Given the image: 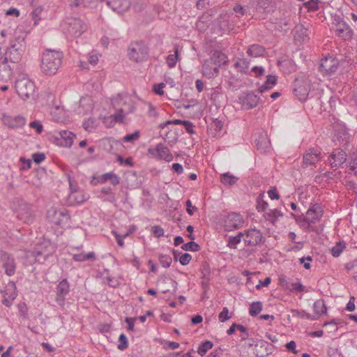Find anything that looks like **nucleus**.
Segmentation results:
<instances>
[{
	"instance_id": "obj_53",
	"label": "nucleus",
	"mask_w": 357,
	"mask_h": 357,
	"mask_svg": "<svg viewBox=\"0 0 357 357\" xmlns=\"http://www.w3.org/2000/svg\"><path fill=\"white\" fill-rule=\"evenodd\" d=\"M257 208L258 211H266L268 207V204L266 202L261 199L259 197H257Z\"/></svg>"
},
{
	"instance_id": "obj_26",
	"label": "nucleus",
	"mask_w": 357,
	"mask_h": 357,
	"mask_svg": "<svg viewBox=\"0 0 357 357\" xmlns=\"http://www.w3.org/2000/svg\"><path fill=\"white\" fill-rule=\"evenodd\" d=\"M281 285L288 289L289 291H291L293 293H298V292H307V290L306 289L305 287L300 282H294V283H289L286 280L280 279Z\"/></svg>"
},
{
	"instance_id": "obj_34",
	"label": "nucleus",
	"mask_w": 357,
	"mask_h": 357,
	"mask_svg": "<svg viewBox=\"0 0 357 357\" xmlns=\"http://www.w3.org/2000/svg\"><path fill=\"white\" fill-rule=\"evenodd\" d=\"M314 311L318 316L326 313V306L323 300H317L313 304Z\"/></svg>"
},
{
	"instance_id": "obj_23",
	"label": "nucleus",
	"mask_w": 357,
	"mask_h": 357,
	"mask_svg": "<svg viewBox=\"0 0 357 357\" xmlns=\"http://www.w3.org/2000/svg\"><path fill=\"white\" fill-rule=\"evenodd\" d=\"M107 4L119 14L126 12L130 6L127 0H108Z\"/></svg>"
},
{
	"instance_id": "obj_60",
	"label": "nucleus",
	"mask_w": 357,
	"mask_h": 357,
	"mask_svg": "<svg viewBox=\"0 0 357 357\" xmlns=\"http://www.w3.org/2000/svg\"><path fill=\"white\" fill-rule=\"evenodd\" d=\"M152 232L157 238L162 236L165 233L164 229L160 226H153L152 227Z\"/></svg>"
},
{
	"instance_id": "obj_19",
	"label": "nucleus",
	"mask_w": 357,
	"mask_h": 357,
	"mask_svg": "<svg viewBox=\"0 0 357 357\" xmlns=\"http://www.w3.org/2000/svg\"><path fill=\"white\" fill-rule=\"evenodd\" d=\"M273 345L268 342L259 340L255 344L254 354L257 357H266L272 353Z\"/></svg>"
},
{
	"instance_id": "obj_25",
	"label": "nucleus",
	"mask_w": 357,
	"mask_h": 357,
	"mask_svg": "<svg viewBox=\"0 0 357 357\" xmlns=\"http://www.w3.org/2000/svg\"><path fill=\"white\" fill-rule=\"evenodd\" d=\"M15 66L10 62H3L0 60V79L10 78L13 74V69Z\"/></svg>"
},
{
	"instance_id": "obj_51",
	"label": "nucleus",
	"mask_w": 357,
	"mask_h": 357,
	"mask_svg": "<svg viewBox=\"0 0 357 357\" xmlns=\"http://www.w3.org/2000/svg\"><path fill=\"white\" fill-rule=\"evenodd\" d=\"M140 136L139 131L137 130L132 134L126 135L123 138V141L124 142H134L137 140Z\"/></svg>"
},
{
	"instance_id": "obj_9",
	"label": "nucleus",
	"mask_w": 357,
	"mask_h": 357,
	"mask_svg": "<svg viewBox=\"0 0 357 357\" xmlns=\"http://www.w3.org/2000/svg\"><path fill=\"white\" fill-rule=\"evenodd\" d=\"M16 285L14 282L10 281L3 290H1L3 296L2 304L10 307L13 305V301L17 296Z\"/></svg>"
},
{
	"instance_id": "obj_5",
	"label": "nucleus",
	"mask_w": 357,
	"mask_h": 357,
	"mask_svg": "<svg viewBox=\"0 0 357 357\" xmlns=\"http://www.w3.org/2000/svg\"><path fill=\"white\" fill-rule=\"evenodd\" d=\"M128 54L130 59L139 62L147 58L148 50L143 42H135L130 44Z\"/></svg>"
},
{
	"instance_id": "obj_44",
	"label": "nucleus",
	"mask_w": 357,
	"mask_h": 357,
	"mask_svg": "<svg viewBox=\"0 0 357 357\" xmlns=\"http://www.w3.org/2000/svg\"><path fill=\"white\" fill-rule=\"evenodd\" d=\"M178 50L175 49L174 54H169L167 57V63L169 68H174L178 61Z\"/></svg>"
},
{
	"instance_id": "obj_22",
	"label": "nucleus",
	"mask_w": 357,
	"mask_h": 357,
	"mask_svg": "<svg viewBox=\"0 0 357 357\" xmlns=\"http://www.w3.org/2000/svg\"><path fill=\"white\" fill-rule=\"evenodd\" d=\"M219 68L205 60L202 65V75L207 79H213L219 75Z\"/></svg>"
},
{
	"instance_id": "obj_38",
	"label": "nucleus",
	"mask_w": 357,
	"mask_h": 357,
	"mask_svg": "<svg viewBox=\"0 0 357 357\" xmlns=\"http://www.w3.org/2000/svg\"><path fill=\"white\" fill-rule=\"evenodd\" d=\"M213 346V344L211 341L206 340L202 342L197 349V353L201 356H204L207 351L211 349Z\"/></svg>"
},
{
	"instance_id": "obj_64",
	"label": "nucleus",
	"mask_w": 357,
	"mask_h": 357,
	"mask_svg": "<svg viewBox=\"0 0 357 357\" xmlns=\"http://www.w3.org/2000/svg\"><path fill=\"white\" fill-rule=\"evenodd\" d=\"M268 194L271 199H278L280 198V195L275 188L269 190Z\"/></svg>"
},
{
	"instance_id": "obj_35",
	"label": "nucleus",
	"mask_w": 357,
	"mask_h": 357,
	"mask_svg": "<svg viewBox=\"0 0 357 357\" xmlns=\"http://www.w3.org/2000/svg\"><path fill=\"white\" fill-rule=\"evenodd\" d=\"M262 303L260 301L253 302L249 307V314L252 317L257 316L262 310Z\"/></svg>"
},
{
	"instance_id": "obj_59",
	"label": "nucleus",
	"mask_w": 357,
	"mask_h": 357,
	"mask_svg": "<svg viewBox=\"0 0 357 357\" xmlns=\"http://www.w3.org/2000/svg\"><path fill=\"white\" fill-rule=\"evenodd\" d=\"M305 5L309 10H315L318 8V0H309Z\"/></svg>"
},
{
	"instance_id": "obj_55",
	"label": "nucleus",
	"mask_w": 357,
	"mask_h": 357,
	"mask_svg": "<svg viewBox=\"0 0 357 357\" xmlns=\"http://www.w3.org/2000/svg\"><path fill=\"white\" fill-rule=\"evenodd\" d=\"M218 318L221 322H224L230 318L229 316V310L227 307H225L222 309V311L219 314Z\"/></svg>"
},
{
	"instance_id": "obj_43",
	"label": "nucleus",
	"mask_w": 357,
	"mask_h": 357,
	"mask_svg": "<svg viewBox=\"0 0 357 357\" xmlns=\"http://www.w3.org/2000/svg\"><path fill=\"white\" fill-rule=\"evenodd\" d=\"M344 248L345 243L338 242L334 247L332 248L331 254L334 257H337L340 255Z\"/></svg>"
},
{
	"instance_id": "obj_45",
	"label": "nucleus",
	"mask_w": 357,
	"mask_h": 357,
	"mask_svg": "<svg viewBox=\"0 0 357 357\" xmlns=\"http://www.w3.org/2000/svg\"><path fill=\"white\" fill-rule=\"evenodd\" d=\"M250 63L246 59H241L237 61L234 66L236 68H240V70L245 73L249 68Z\"/></svg>"
},
{
	"instance_id": "obj_12",
	"label": "nucleus",
	"mask_w": 357,
	"mask_h": 357,
	"mask_svg": "<svg viewBox=\"0 0 357 357\" xmlns=\"http://www.w3.org/2000/svg\"><path fill=\"white\" fill-rule=\"evenodd\" d=\"M321 151L314 147L309 148L303 155V164L306 166L314 165L321 160Z\"/></svg>"
},
{
	"instance_id": "obj_61",
	"label": "nucleus",
	"mask_w": 357,
	"mask_h": 357,
	"mask_svg": "<svg viewBox=\"0 0 357 357\" xmlns=\"http://www.w3.org/2000/svg\"><path fill=\"white\" fill-rule=\"evenodd\" d=\"M185 204H186V207H187V208H186L187 213L190 215H192L194 214V212L197 210V208L192 206V203L190 199H188L186 201Z\"/></svg>"
},
{
	"instance_id": "obj_21",
	"label": "nucleus",
	"mask_w": 357,
	"mask_h": 357,
	"mask_svg": "<svg viewBox=\"0 0 357 357\" xmlns=\"http://www.w3.org/2000/svg\"><path fill=\"white\" fill-rule=\"evenodd\" d=\"M239 100L243 106L247 109L256 107L259 102V98L253 92H248L242 95Z\"/></svg>"
},
{
	"instance_id": "obj_41",
	"label": "nucleus",
	"mask_w": 357,
	"mask_h": 357,
	"mask_svg": "<svg viewBox=\"0 0 357 357\" xmlns=\"http://www.w3.org/2000/svg\"><path fill=\"white\" fill-rule=\"evenodd\" d=\"M238 180V178L229 174V173H225L221 176V182L225 185H232Z\"/></svg>"
},
{
	"instance_id": "obj_47",
	"label": "nucleus",
	"mask_w": 357,
	"mask_h": 357,
	"mask_svg": "<svg viewBox=\"0 0 357 357\" xmlns=\"http://www.w3.org/2000/svg\"><path fill=\"white\" fill-rule=\"evenodd\" d=\"M119 344L117 346L118 349L121 351H124L128 347V338L125 334L122 333L119 335Z\"/></svg>"
},
{
	"instance_id": "obj_46",
	"label": "nucleus",
	"mask_w": 357,
	"mask_h": 357,
	"mask_svg": "<svg viewBox=\"0 0 357 357\" xmlns=\"http://www.w3.org/2000/svg\"><path fill=\"white\" fill-rule=\"evenodd\" d=\"M349 173L354 172L357 176V150L353 152L351 161L349 166Z\"/></svg>"
},
{
	"instance_id": "obj_18",
	"label": "nucleus",
	"mask_w": 357,
	"mask_h": 357,
	"mask_svg": "<svg viewBox=\"0 0 357 357\" xmlns=\"http://www.w3.org/2000/svg\"><path fill=\"white\" fill-rule=\"evenodd\" d=\"M338 61L333 56H326L321 61L320 71L330 75L335 73L338 67Z\"/></svg>"
},
{
	"instance_id": "obj_48",
	"label": "nucleus",
	"mask_w": 357,
	"mask_h": 357,
	"mask_svg": "<svg viewBox=\"0 0 357 357\" xmlns=\"http://www.w3.org/2000/svg\"><path fill=\"white\" fill-rule=\"evenodd\" d=\"M181 248L183 250H190L192 252L198 251L200 248V246L194 241H190L187 243L183 244L181 246Z\"/></svg>"
},
{
	"instance_id": "obj_32",
	"label": "nucleus",
	"mask_w": 357,
	"mask_h": 357,
	"mask_svg": "<svg viewBox=\"0 0 357 357\" xmlns=\"http://www.w3.org/2000/svg\"><path fill=\"white\" fill-rule=\"evenodd\" d=\"M73 259L75 261H84L86 260L95 261L96 259L95 253L93 252H90L87 254H75L73 255Z\"/></svg>"
},
{
	"instance_id": "obj_57",
	"label": "nucleus",
	"mask_w": 357,
	"mask_h": 357,
	"mask_svg": "<svg viewBox=\"0 0 357 357\" xmlns=\"http://www.w3.org/2000/svg\"><path fill=\"white\" fill-rule=\"evenodd\" d=\"M32 158L36 164H40L45 159V155L43 153H36L32 155Z\"/></svg>"
},
{
	"instance_id": "obj_27",
	"label": "nucleus",
	"mask_w": 357,
	"mask_h": 357,
	"mask_svg": "<svg viewBox=\"0 0 357 357\" xmlns=\"http://www.w3.org/2000/svg\"><path fill=\"white\" fill-rule=\"evenodd\" d=\"M17 217L19 219L23 220L27 224L31 223L33 220V217L30 207L28 206H24L23 208H22L18 211Z\"/></svg>"
},
{
	"instance_id": "obj_8",
	"label": "nucleus",
	"mask_w": 357,
	"mask_h": 357,
	"mask_svg": "<svg viewBox=\"0 0 357 357\" xmlns=\"http://www.w3.org/2000/svg\"><path fill=\"white\" fill-rule=\"evenodd\" d=\"M148 152L153 158L157 160H164L167 162H170L173 160V155L169 149L161 143L158 144L155 148H149Z\"/></svg>"
},
{
	"instance_id": "obj_10",
	"label": "nucleus",
	"mask_w": 357,
	"mask_h": 357,
	"mask_svg": "<svg viewBox=\"0 0 357 357\" xmlns=\"http://www.w3.org/2000/svg\"><path fill=\"white\" fill-rule=\"evenodd\" d=\"M244 236H245L244 242L248 246H255L264 242V240L260 230L255 228L245 230Z\"/></svg>"
},
{
	"instance_id": "obj_49",
	"label": "nucleus",
	"mask_w": 357,
	"mask_h": 357,
	"mask_svg": "<svg viewBox=\"0 0 357 357\" xmlns=\"http://www.w3.org/2000/svg\"><path fill=\"white\" fill-rule=\"evenodd\" d=\"M159 261L160 264L165 267L168 268L170 266L172 259L169 255H160L159 256Z\"/></svg>"
},
{
	"instance_id": "obj_54",
	"label": "nucleus",
	"mask_w": 357,
	"mask_h": 357,
	"mask_svg": "<svg viewBox=\"0 0 357 357\" xmlns=\"http://www.w3.org/2000/svg\"><path fill=\"white\" fill-rule=\"evenodd\" d=\"M29 126L33 129H36L38 134L43 132V126L39 121H31Z\"/></svg>"
},
{
	"instance_id": "obj_13",
	"label": "nucleus",
	"mask_w": 357,
	"mask_h": 357,
	"mask_svg": "<svg viewBox=\"0 0 357 357\" xmlns=\"http://www.w3.org/2000/svg\"><path fill=\"white\" fill-rule=\"evenodd\" d=\"M1 261L5 273L8 276H12L15 273L16 263L13 257L6 252L1 253Z\"/></svg>"
},
{
	"instance_id": "obj_11",
	"label": "nucleus",
	"mask_w": 357,
	"mask_h": 357,
	"mask_svg": "<svg viewBox=\"0 0 357 357\" xmlns=\"http://www.w3.org/2000/svg\"><path fill=\"white\" fill-rule=\"evenodd\" d=\"M69 291L70 284L66 279H63L56 287L55 301L59 306L64 305L66 297Z\"/></svg>"
},
{
	"instance_id": "obj_52",
	"label": "nucleus",
	"mask_w": 357,
	"mask_h": 357,
	"mask_svg": "<svg viewBox=\"0 0 357 357\" xmlns=\"http://www.w3.org/2000/svg\"><path fill=\"white\" fill-rule=\"evenodd\" d=\"M101 192L105 195H108V197L105 200H107L109 202H112V203H113L116 201L115 196H114V193L112 192L111 188H109V187L102 188L101 190Z\"/></svg>"
},
{
	"instance_id": "obj_39",
	"label": "nucleus",
	"mask_w": 357,
	"mask_h": 357,
	"mask_svg": "<svg viewBox=\"0 0 357 357\" xmlns=\"http://www.w3.org/2000/svg\"><path fill=\"white\" fill-rule=\"evenodd\" d=\"M291 313L293 317L296 318H302V319H311L314 320L315 318L312 317L309 313L306 312L304 310H298L296 309L291 310Z\"/></svg>"
},
{
	"instance_id": "obj_29",
	"label": "nucleus",
	"mask_w": 357,
	"mask_h": 357,
	"mask_svg": "<svg viewBox=\"0 0 357 357\" xmlns=\"http://www.w3.org/2000/svg\"><path fill=\"white\" fill-rule=\"evenodd\" d=\"M69 197L70 200H73L77 204H82L88 200L90 196L89 194L85 193L83 191L75 190L73 193H70Z\"/></svg>"
},
{
	"instance_id": "obj_16",
	"label": "nucleus",
	"mask_w": 357,
	"mask_h": 357,
	"mask_svg": "<svg viewBox=\"0 0 357 357\" xmlns=\"http://www.w3.org/2000/svg\"><path fill=\"white\" fill-rule=\"evenodd\" d=\"M3 124L10 128H19L26 123V119L21 115L10 116L6 114L2 115Z\"/></svg>"
},
{
	"instance_id": "obj_7",
	"label": "nucleus",
	"mask_w": 357,
	"mask_h": 357,
	"mask_svg": "<svg viewBox=\"0 0 357 357\" xmlns=\"http://www.w3.org/2000/svg\"><path fill=\"white\" fill-rule=\"evenodd\" d=\"M333 29L336 34L344 39H349L353 36V31L351 27L340 17H335L333 22Z\"/></svg>"
},
{
	"instance_id": "obj_33",
	"label": "nucleus",
	"mask_w": 357,
	"mask_h": 357,
	"mask_svg": "<svg viewBox=\"0 0 357 357\" xmlns=\"http://www.w3.org/2000/svg\"><path fill=\"white\" fill-rule=\"evenodd\" d=\"M282 213L278 209L269 210V211L266 212L264 214L265 218L273 224H275L278 217H282Z\"/></svg>"
},
{
	"instance_id": "obj_1",
	"label": "nucleus",
	"mask_w": 357,
	"mask_h": 357,
	"mask_svg": "<svg viewBox=\"0 0 357 357\" xmlns=\"http://www.w3.org/2000/svg\"><path fill=\"white\" fill-rule=\"evenodd\" d=\"M112 104L116 112L110 118L120 123H123L125 116L134 112L136 108L134 102L127 96L121 93L112 99Z\"/></svg>"
},
{
	"instance_id": "obj_40",
	"label": "nucleus",
	"mask_w": 357,
	"mask_h": 357,
	"mask_svg": "<svg viewBox=\"0 0 357 357\" xmlns=\"http://www.w3.org/2000/svg\"><path fill=\"white\" fill-rule=\"evenodd\" d=\"M255 142L258 149H260L262 151H266L269 147L270 142L264 136H259Z\"/></svg>"
},
{
	"instance_id": "obj_62",
	"label": "nucleus",
	"mask_w": 357,
	"mask_h": 357,
	"mask_svg": "<svg viewBox=\"0 0 357 357\" xmlns=\"http://www.w3.org/2000/svg\"><path fill=\"white\" fill-rule=\"evenodd\" d=\"M354 302H355L354 296H351L350 299L346 306V310L347 311H349V312L354 311V310L356 308Z\"/></svg>"
},
{
	"instance_id": "obj_36",
	"label": "nucleus",
	"mask_w": 357,
	"mask_h": 357,
	"mask_svg": "<svg viewBox=\"0 0 357 357\" xmlns=\"http://www.w3.org/2000/svg\"><path fill=\"white\" fill-rule=\"evenodd\" d=\"M294 93L301 101H303L308 96L309 90L305 86H299L294 89Z\"/></svg>"
},
{
	"instance_id": "obj_3",
	"label": "nucleus",
	"mask_w": 357,
	"mask_h": 357,
	"mask_svg": "<svg viewBox=\"0 0 357 357\" xmlns=\"http://www.w3.org/2000/svg\"><path fill=\"white\" fill-rule=\"evenodd\" d=\"M47 218L49 221L62 227L67 226L70 220L68 211L66 208L57 209L55 207H51L47 211Z\"/></svg>"
},
{
	"instance_id": "obj_6",
	"label": "nucleus",
	"mask_w": 357,
	"mask_h": 357,
	"mask_svg": "<svg viewBox=\"0 0 357 357\" xmlns=\"http://www.w3.org/2000/svg\"><path fill=\"white\" fill-rule=\"evenodd\" d=\"M65 24L67 26L66 31L73 37L80 36L86 30V25L80 18H67Z\"/></svg>"
},
{
	"instance_id": "obj_2",
	"label": "nucleus",
	"mask_w": 357,
	"mask_h": 357,
	"mask_svg": "<svg viewBox=\"0 0 357 357\" xmlns=\"http://www.w3.org/2000/svg\"><path fill=\"white\" fill-rule=\"evenodd\" d=\"M63 54L62 52L53 50H45L41 59V70L47 75H54L61 66Z\"/></svg>"
},
{
	"instance_id": "obj_20",
	"label": "nucleus",
	"mask_w": 357,
	"mask_h": 357,
	"mask_svg": "<svg viewBox=\"0 0 357 357\" xmlns=\"http://www.w3.org/2000/svg\"><path fill=\"white\" fill-rule=\"evenodd\" d=\"M322 215V211L319 204H314L311 206L306 213V216L303 218V220L309 225L317 222Z\"/></svg>"
},
{
	"instance_id": "obj_15",
	"label": "nucleus",
	"mask_w": 357,
	"mask_h": 357,
	"mask_svg": "<svg viewBox=\"0 0 357 357\" xmlns=\"http://www.w3.org/2000/svg\"><path fill=\"white\" fill-rule=\"evenodd\" d=\"M347 153L341 149L334 150L328 157V162L332 168L337 169L346 162Z\"/></svg>"
},
{
	"instance_id": "obj_42",
	"label": "nucleus",
	"mask_w": 357,
	"mask_h": 357,
	"mask_svg": "<svg viewBox=\"0 0 357 357\" xmlns=\"http://www.w3.org/2000/svg\"><path fill=\"white\" fill-rule=\"evenodd\" d=\"M253 2L256 4L257 10H264L265 11H268L271 3V0H253Z\"/></svg>"
},
{
	"instance_id": "obj_28",
	"label": "nucleus",
	"mask_w": 357,
	"mask_h": 357,
	"mask_svg": "<svg viewBox=\"0 0 357 357\" xmlns=\"http://www.w3.org/2000/svg\"><path fill=\"white\" fill-rule=\"evenodd\" d=\"M247 53L251 57L262 56L265 53V48L261 45L254 44L248 47Z\"/></svg>"
},
{
	"instance_id": "obj_63",
	"label": "nucleus",
	"mask_w": 357,
	"mask_h": 357,
	"mask_svg": "<svg viewBox=\"0 0 357 357\" xmlns=\"http://www.w3.org/2000/svg\"><path fill=\"white\" fill-rule=\"evenodd\" d=\"M164 83H160L158 84H155L153 86V91L154 92L158 95H163L164 91H162V89L165 87Z\"/></svg>"
},
{
	"instance_id": "obj_4",
	"label": "nucleus",
	"mask_w": 357,
	"mask_h": 357,
	"mask_svg": "<svg viewBox=\"0 0 357 357\" xmlns=\"http://www.w3.org/2000/svg\"><path fill=\"white\" fill-rule=\"evenodd\" d=\"M15 87L19 96L26 100L32 97L35 92V84L27 77H22L15 82Z\"/></svg>"
},
{
	"instance_id": "obj_30",
	"label": "nucleus",
	"mask_w": 357,
	"mask_h": 357,
	"mask_svg": "<svg viewBox=\"0 0 357 357\" xmlns=\"http://www.w3.org/2000/svg\"><path fill=\"white\" fill-rule=\"evenodd\" d=\"M59 135L61 139L64 141V146L67 147H70L73 142V139L75 137V135L73 134L70 131L68 130H61L59 132Z\"/></svg>"
},
{
	"instance_id": "obj_17",
	"label": "nucleus",
	"mask_w": 357,
	"mask_h": 357,
	"mask_svg": "<svg viewBox=\"0 0 357 357\" xmlns=\"http://www.w3.org/2000/svg\"><path fill=\"white\" fill-rule=\"evenodd\" d=\"M243 224V220L239 213H231L225 221V227L226 230L231 231L241 227Z\"/></svg>"
},
{
	"instance_id": "obj_24",
	"label": "nucleus",
	"mask_w": 357,
	"mask_h": 357,
	"mask_svg": "<svg viewBox=\"0 0 357 357\" xmlns=\"http://www.w3.org/2000/svg\"><path fill=\"white\" fill-rule=\"evenodd\" d=\"M226 59L227 56L225 54L220 51H214L210 58L206 60L209 61V63H212L220 68L226 62Z\"/></svg>"
},
{
	"instance_id": "obj_37",
	"label": "nucleus",
	"mask_w": 357,
	"mask_h": 357,
	"mask_svg": "<svg viewBox=\"0 0 357 357\" xmlns=\"http://www.w3.org/2000/svg\"><path fill=\"white\" fill-rule=\"evenodd\" d=\"M244 236V233L239 232L235 236H229L227 241V246L232 249H236L237 244L241 241V238Z\"/></svg>"
},
{
	"instance_id": "obj_31",
	"label": "nucleus",
	"mask_w": 357,
	"mask_h": 357,
	"mask_svg": "<svg viewBox=\"0 0 357 357\" xmlns=\"http://www.w3.org/2000/svg\"><path fill=\"white\" fill-rule=\"evenodd\" d=\"M277 77L273 75H268L266 82L259 88V92L263 93L267 90L271 89L275 85Z\"/></svg>"
},
{
	"instance_id": "obj_58",
	"label": "nucleus",
	"mask_w": 357,
	"mask_h": 357,
	"mask_svg": "<svg viewBox=\"0 0 357 357\" xmlns=\"http://www.w3.org/2000/svg\"><path fill=\"white\" fill-rule=\"evenodd\" d=\"M238 330L240 331L242 333L241 335V340H247L249 337L248 330L247 328H245L244 326L238 324Z\"/></svg>"
},
{
	"instance_id": "obj_14",
	"label": "nucleus",
	"mask_w": 357,
	"mask_h": 357,
	"mask_svg": "<svg viewBox=\"0 0 357 357\" xmlns=\"http://www.w3.org/2000/svg\"><path fill=\"white\" fill-rule=\"evenodd\" d=\"M53 252V248L50 242L45 241L33 252L38 261H45Z\"/></svg>"
},
{
	"instance_id": "obj_50",
	"label": "nucleus",
	"mask_w": 357,
	"mask_h": 357,
	"mask_svg": "<svg viewBox=\"0 0 357 357\" xmlns=\"http://www.w3.org/2000/svg\"><path fill=\"white\" fill-rule=\"evenodd\" d=\"M112 172H108L103 174L100 176L98 178L97 181H95V178H93L91 183L93 185H96L97 183H104L107 181H109L110 178L112 177Z\"/></svg>"
},
{
	"instance_id": "obj_56",
	"label": "nucleus",
	"mask_w": 357,
	"mask_h": 357,
	"mask_svg": "<svg viewBox=\"0 0 357 357\" xmlns=\"http://www.w3.org/2000/svg\"><path fill=\"white\" fill-rule=\"evenodd\" d=\"M191 259L192 257L190 254L184 253L179 257V261L182 265L185 266L190 263Z\"/></svg>"
}]
</instances>
